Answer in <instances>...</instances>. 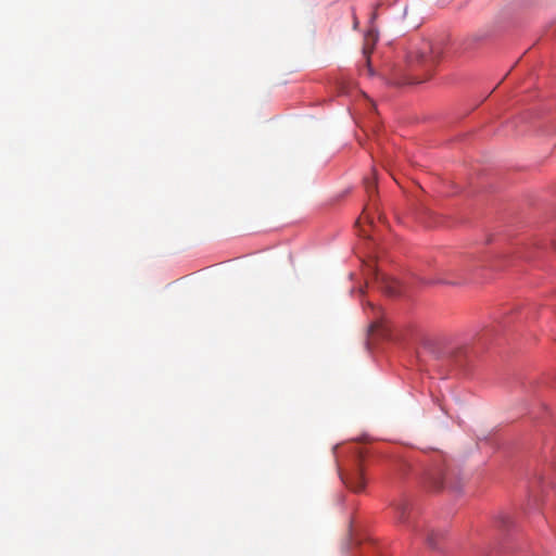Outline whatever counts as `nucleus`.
<instances>
[{
  "label": "nucleus",
  "mask_w": 556,
  "mask_h": 556,
  "mask_svg": "<svg viewBox=\"0 0 556 556\" xmlns=\"http://www.w3.org/2000/svg\"><path fill=\"white\" fill-rule=\"evenodd\" d=\"M440 50L435 48L430 41H422L420 46L412 51L407 58V63L412 72L421 71L422 75L412 74L403 81L397 84H417L429 77L432 68L440 58Z\"/></svg>",
  "instance_id": "1"
},
{
  "label": "nucleus",
  "mask_w": 556,
  "mask_h": 556,
  "mask_svg": "<svg viewBox=\"0 0 556 556\" xmlns=\"http://www.w3.org/2000/svg\"><path fill=\"white\" fill-rule=\"evenodd\" d=\"M394 518L404 529L419 534L424 530V523L417 518V510L406 498H400L392 504Z\"/></svg>",
  "instance_id": "2"
},
{
  "label": "nucleus",
  "mask_w": 556,
  "mask_h": 556,
  "mask_svg": "<svg viewBox=\"0 0 556 556\" xmlns=\"http://www.w3.org/2000/svg\"><path fill=\"white\" fill-rule=\"evenodd\" d=\"M340 476L343 483L353 492L357 493L364 490L365 480L359 465L357 466L354 472L349 475L341 473Z\"/></svg>",
  "instance_id": "3"
},
{
  "label": "nucleus",
  "mask_w": 556,
  "mask_h": 556,
  "mask_svg": "<svg viewBox=\"0 0 556 556\" xmlns=\"http://www.w3.org/2000/svg\"><path fill=\"white\" fill-rule=\"evenodd\" d=\"M429 486L433 490H441L445 485V473L441 468H432L426 476Z\"/></svg>",
  "instance_id": "4"
},
{
  "label": "nucleus",
  "mask_w": 556,
  "mask_h": 556,
  "mask_svg": "<svg viewBox=\"0 0 556 556\" xmlns=\"http://www.w3.org/2000/svg\"><path fill=\"white\" fill-rule=\"evenodd\" d=\"M422 523H424V530L418 535L425 534L426 542H427L428 546L432 549H438L439 541L443 538V532L437 531L433 529H428L424 521H422Z\"/></svg>",
  "instance_id": "5"
},
{
  "label": "nucleus",
  "mask_w": 556,
  "mask_h": 556,
  "mask_svg": "<svg viewBox=\"0 0 556 556\" xmlns=\"http://www.w3.org/2000/svg\"><path fill=\"white\" fill-rule=\"evenodd\" d=\"M459 281H460V276L457 275L454 270H442L438 274L435 279L426 281V283L455 285V283H458Z\"/></svg>",
  "instance_id": "6"
},
{
  "label": "nucleus",
  "mask_w": 556,
  "mask_h": 556,
  "mask_svg": "<svg viewBox=\"0 0 556 556\" xmlns=\"http://www.w3.org/2000/svg\"><path fill=\"white\" fill-rule=\"evenodd\" d=\"M377 279H380V277L377 275ZM381 285L384 289V292L389 295H399L402 293V285L399 280L388 277H381Z\"/></svg>",
  "instance_id": "7"
},
{
  "label": "nucleus",
  "mask_w": 556,
  "mask_h": 556,
  "mask_svg": "<svg viewBox=\"0 0 556 556\" xmlns=\"http://www.w3.org/2000/svg\"><path fill=\"white\" fill-rule=\"evenodd\" d=\"M467 348H458L451 352V357L455 361L456 364L462 362V358L466 356Z\"/></svg>",
  "instance_id": "8"
},
{
  "label": "nucleus",
  "mask_w": 556,
  "mask_h": 556,
  "mask_svg": "<svg viewBox=\"0 0 556 556\" xmlns=\"http://www.w3.org/2000/svg\"><path fill=\"white\" fill-rule=\"evenodd\" d=\"M372 51V47H369V46H365L364 49H363V54H364V58L366 59V62H367V74L369 76H371L374 74V71L370 66V63H369V54L371 53Z\"/></svg>",
  "instance_id": "9"
},
{
  "label": "nucleus",
  "mask_w": 556,
  "mask_h": 556,
  "mask_svg": "<svg viewBox=\"0 0 556 556\" xmlns=\"http://www.w3.org/2000/svg\"><path fill=\"white\" fill-rule=\"evenodd\" d=\"M382 329V323L380 320L372 321L369 326V331L371 333L378 332Z\"/></svg>",
  "instance_id": "10"
},
{
  "label": "nucleus",
  "mask_w": 556,
  "mask_h": 556,
  "mask_svg": "<svg viewBox=\"0 0 556 556\" xmlns=\"http://www.w3.org/2000/svg\"><path fill=\"white\" fill-rule=\"evenodd\" d=\"M365 187L368 193L372 192L376 188V184L374 180L366 178L365 179Z\"/></svg>",
  "instance_id": "11"
}]
</instances>
